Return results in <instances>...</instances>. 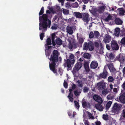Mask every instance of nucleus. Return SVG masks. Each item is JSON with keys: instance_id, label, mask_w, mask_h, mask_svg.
<instances>
[{"instance_id": "1", "label": "nucleus", "mask_w": 125, "mask_h": 125, "mask_svg": "<svg viewBox=\"0 0 125 125\" xmlns=\"http://www.w3.org/2000/svg\"><path fill=\"white\" fill-rule=\"evenodd\" d=\"M40 21L39 30H42L44 29L46 30L48 26L50 28L51 24V21L47 19V16L46 14H43L42 16L39 17Z\"/></svg>"}, {"instance_id": "2", "label": "nucleus", "mask_w": 125, "mask_h": 125, "mask_svg": "<svg viewBox=\"0 0 125 125\" xmlns=\"http://www.w3.org/2000/svg\"><path fill=\"white\" fill-rule=\"evenodd\" d=\"M58 53L57 51L56 50H54L53 52V54L51 55V58L49 59L52 63H49L50 68L54 73H56V71L55 69V62H57L58 60Z\"/></svg>"}, {"instance_id": "3", "label": "nucleus", "mask_w": 125, "mask_h": 125, "mask_svg": "<svg viewBox=\"0 0 125 125\" xmlns=\"http://www.w3.org/2000/svg\"><path fill=\"white\" fill-rule=\"evenodd\" d=\"M70 61L69 59L67 60L66 62L64 63V65L65 67H67L68 68H70L71 66V64H73L75 62L74 56L73 54H71L70 56Z\"/></svg>"}, {"instance_id": "4", "label": "nucleus", "mask_w": 125, "mask_h": 125, "mask_svg": "<svg viewBox=\"0 0 125 125\" xmlns=\"http://www.w3.org/2000/svg\"><path fill=\"white\" fill-rule=\"evenodd\" d=\"M122 107L121 105L120 104L115 103L112 108V111L115 114H118L119 112L120 109Z\"/></svg>"}, {"instance_id": "5", "label": "nucleus", "mask_w": 125, "mask_h": 125, "mask_svg": "<svg viewBox=\"0 0 125 125\" xmlns=\"http://www.w3.org/2000/svg\"><path fill=\"white\" fill-rule=\"evenodd\" d=\"M83 116L84 119L86 118L87 116H88L89 119H93L94 118L92 114L87 111H85L84 112Z\"/></svg>"}, {"instance_id": "6", "label": "nucleus", "mask_w": 125, "mask_h": 125, "mask_svg": "<svg viewBox=\"0 0 125 125\" xmlns=\"http://www.w3.org/2000/svg\"><path fill=\"white\" fill-rule=\"evenodd\" d=\"M67 40L69 42V48L72 49L73 47L76 48L74 47V45H73L74 41V39L73 37H69Z\"/></svg>"}, {"instance_id": "7", "label": "nucleus", "mask_w": 125, "mask_h": 125, "mask_svg": "<svg viewBox=\"0 0 125 125\" xmlns=\"http://www.w3.org/2000/svg\"><path fill=\"white\" fill-rule=\"evenodd\" d=\"M111 47L113 50H118L119 47L116 41L113 40L111 42Z\"/></svg>"}, {"instance_id": "8", "label": "nucleus", "mask_w": 125, "mask_h": 125, "mask_svg": "<svg viewBox=\"0 0 125 125\" xmlns=\"http://www.w3.org/2000/svg\"><path fill=\"white\" fill-rule=\"evenodd\" d=\"M107 67H108L111 72L114 73L116 72V69L114 67L113 65L112 64H109L105 66L104 68V69H105Z\"/></svg>"}, {"instance_id": "9", "label": "nucleus", "mask_w": 125, "mask_h": 125, "mask_svg": "<svg viewBox=\"0 0 125 125\" xmlns=\"http://www.w3.org/2000/svg\"><path fill=\"white\" fill-rule=\"evenodd\" d=\"M82 106L83 108H90L91 105L88 102L85 101L83 99L82 102Z\"/></svg>"}, {"instance_id": "10", "label": "nucleus", "mask_w": 125, "mask_h": 125, "mask_svg": "<svg viewBox=\"0 0 125 125\" xmlns=\"http://www.w3.org/2000/svg\"><path fill=\"white\" fill-rule=\"evenodd\" d=\"M82 63L80 62H78L76 64L73 70V72H76L78 71L82 67Z\"/></svg>"}, {"instance_id": "11", "label": "nucleus", "mask_w": 125, "mask_h": 125, "mask_svg": "<svg viewBox=\"0 0 125 125\" xmlns=\"http://www.w3.org/2000/svg\"><path fill=\"white\" fill-rule=\"evenodd\" d=\"M107 75V72L106 70H104L102 73L99 75L98 77L100 79L104 78V79L106 78Z\"/></svg>"}, {"instance_id": "12", "label": "nucleus", "mask_w": 125, "mask_h": 125, "mask_svg": "<svg viewBox=\"0 0 125 125\" xmlns=\"http://www.w3.org/2000/svg\"><path fill=\"white\" fill-rule=\"evenodd\" d=\"M105 83L103 81L98 83L97 84V86L99 89H104L105 85Z\"/></svg>"}, {"instance_id": "13", "label": "nucleus", "mask_w": 125, "mask_h": 125, "mask_svg": "<svg viewBox=\"0 0 125 125\" xmlns=\"http://www.w3.org/2000/svg\"><path fill=\"white\" fill-rule=\"evenodd\" d=\"M83 20L84 22H86L87 24L89 20V15L88 13H84L83 15Z\"/></svg>"}, {"instance_id": "14", "label": "nucleus", "mask_w": 125, "mask_h": 125, "mask_svg": "<svg viewBox=\"0 0 125 125\" xmlns=\"http://www.w3.org/2000/svg\"><path fill=\"white\" fill-rule=\"evenodd\" d=\"M111 37L109 35H106L103 41L105 43H109L111 40Z\"/></svg>"}, {"instance_id": "15", "label": "nucleus", "mask_w": 125, "mask_h": 125, "mask_svg": "<svg viewBox=\"0 0 125 125\" xmlns=\"http://www.w3.org/2000/svg\"><path fill=\"white\" fill-rule=\"evenodd\" d=\"M98 65V63L97 61H93L91 63L90 67L92 69H95L97 67Z\"/></svg>"}, {"instance_id": "16", "label": "nucleus", "mask_w": 125, "mask_h": 125, "mask_svg": "<svg viewBox=\"0 0 125 125\" xmlns=\"http://www.w3.org/2000/svg\"><path fill=\"white\" fill-rule=\"evenodd\" d=\"M117 14L119 15H124L125 10L123 8H119L117 10Z\"/></svg>"}, {"instance_id": "17", "label": "nucleus", "mask_w": 125, "mask_h": 125, "mask_svg": "<svg viewBox=\"0 0 125 125\" xmlns=\"http://www.w3.org/2000/svg\"><path fill=\"white\" fill-rule=\"evenodd\" d=\"M93 98L94 100L98 103H101L103 101L102 99L97 95H94V96Z\"/></svg>"}, {"instance_id": "18", "label": "nucleus", "mask_w": 125, "mask_h": 125, "mask_svg": "<svg viewBox=\"0 0 125 125\" xmlns=\"http://www.w3.org/2000/svg\"><path fill=\"white\" fill-rule=\"evenodd\" d=\"M52 46H47L45 48V52L46 55L47 56H49L50 55V48H51Z\"/></svg>"}, {"instance_id": "19", "label": "nucleus", "mask_w": 125, "mask_h": 125, "mask_svg": "<svg viewBox=\"0 0 125 125\" xmlns=\"http://www.w3.org/2000/svg\"><path fill=\"white\" fill-rule=\"evenodd\" d=\"M119 101L122 103H125V93L119 97Z\"/></svg>"}, {"instance_id": "20", "label": "nucleus", "mask_w": 125, "mask_h": 125, "mask_svg": "<svg viewBox=\"0 0 125 125\" xmlns=\"http://www.w3.org/2000/svg\"><path fill=\"white\" fill-rule=\"evenodd\" d=\"M69 91L70 93H69L68 97L71 102H73V99L72 98L73 96V94L71 93V92L72 91V89H69Z\"/></svg>"}, {"instance_id": "21", "label": "nucleus", "mask_w": 125, "mask_h": 125, "mask_svg": "<svg viewBox=\"0 0 125 125\" xmlns=\"http://www.w3.org/2000/svg\"><path fill=\"white\" fill-rule=\"evenodd\" d=\"M96 108L99 111H102L103 109V107L101 104H96L95 105Z\"/></svg>"}, {"instance_id": "22", "label": "nucleus", "mask_w": 125, "mask_h": 125, "mask_svg": "<svg viewBox=\"0 0 125 125\" xmlns=\"http://www.w3.org/2000/svg\"><path fill=\"white\" fill-rule=\"evenodd\" d=\"M67 32L69 34H72L73 33V30L71 27L69 26H68L67 27Z\"/></svg>"}, {"instance_id": "23", "label": "nucleus", "mask_w": 125, "mask_h": 125, "mask_svg": "<svg viewBox=\"0 0 125 125\" xmlns=\"http://www.w3.org/2000/svg\"><path fill=\"white\" fill-rule=\"evenodd\" d=\"M88 48L90 51H92L94 49V47L93 45V43L91 41L89 42L88 43Z\"/></svg>"}, {"instance_id": "24", "label": "nucleus", "mask_w": 125, "mask_h": 125, "mask_svg": "<svg viewBox=\"0 0 125 125\" xmlns=\"http://www.w3.org/2000/svg\"><path fill=\"white\" fill-rule=\"evenodd\" d=\"M120 29L118 28H116L115 29L114 33L115 35L118 36L120 32Z\"/></svg>"}, {"instance_id": "25", "label": "nucleus", "mask_w": 125, "mask_h": 125, "mask_svg": "<svg viewBox=\"0 0 125 125\" xmlns=\"http://www.w3.org/2000/svg\"><path fill=\"white\" fill-rule=\"evenodd\" d=\"M115 23L118 25L121 24L122 23V21L119 18H116L115 20Z\"/></svg>"}, {"instance_id": "26", "label": "nucleus", "mask_w": 125, "mask_h": 125, "mask_svg": "<svg viewBox=\"0 0 125 125\" xmlns=\"http://www.w3.org/2000/svg\"><path fill=\"white\" fill-rule=\"evenodd\" d=\"M125 56H122L121 55H120L119 58L118 59V60L121 63H122L124 62L125 61Z\"/></svg>"}, {"instance_id": "27", "label": "nucleus", "mask_w": 125, "mask_h": 125, "mask_svg": "<svg viewBox=\"0 0 125 125\" xmlns=\"http://www.w3.org/2000/svg\"><path fill=\"white\" fill-rule=\"evenodd\" d=\"M84 65L86 71L87 72H89V71L90 69L88 63L87 62H85L84 63Z\"/></svg>"}, {"instance_id": "28", "label": "nucleus", "mask_w": 125, "mask_h": 125, "mask_svg": "<svg viewBox=\"0 0 125 125\" xmlns=\"http://www.w3.org/2000/svg\"><path fill=\"white\" fill-rule=\"evenodd\" d=\"M74 14L77 18H82V15L79 12H74Z\"/></svg>"}, {"instance_id": "29", "label": "nucleus", "mask_w": 125, "mask_h": 125, "mask_svg": "<svg viewBox=\"0 0 125 125\" xmlns=\"http://www.w3.org/2000/svg\"><path fill=\"white\" fill-rule=\"evenodd\" d=\"M55 41L56 43L58 45H61L62 44V41L61 39L59 38L56 39V40Z\"/></svg>"}, {"instance_id": "30", "label": "nucleus", "mask_w": 125, "mask_h": 125, "mask_svg": "<svg viewBox=\"0 0 125 125\" xmlns=\"http://www.w3.org/2000/svg\"><path fill=\"white\" fill-rule=\"evenodd\" d=\"M46 41V43L45 44L46 45V47L47 46H49L48 45L51 44L52 43L51 41V40L50 38H48L47 39Z\"/></svg>"}, {"instance_id": "31", "label": "nucleus", "mask_w": 125, "mask_h": 125, "mask_svg": "<svg viewBox=\"0 0 125 125\" xmlns=\"http://www.w3.org/2000/svg\"><path fill=\"white\" fill-rule=\"evenodd\" d=\"M121 116V117L120 118V119L121 120L125 118V109L123 110L122 112Z\"/></svg>"}, {"instance_id": "32", "label": "nucleus", "mask_w": 125, "mask_h": 125, "mask_svg": "<svg viewBox=\"0 0 125 125\" xmlns=\"http://www.w3.org/2000/svg\"><path fill=\"white\" fill-rule=\"evenodd\" d=\"M55 35V33H53L52 34V44L53 46H54V45H55V42H54V39Z\"/></svg>"}, {"instance_id": "33", "label": "nucleus", "mask_w": 125, "mask_h": 125, "mask_svg": "<svg viewBox=\"0 0 125 125\" xmlns=\"http://www.w3.org/2000/svg\"><path fill=\"white\" fill-rule=\"evenodd\" d=\"M104 9L105 7L104 6L100 7L99 8L98 11L100 13H102L104 11Z\"/></svg>"}, {"instance_id": "34", "label": "nucleus", "mask_w": 125, "mask_h": 125, "mask_svg": "<svg viewBox=\"0 0 125 125\" xmlns=\"http://www.w3.org/2000/svg\"><path fill=\"white\" fill-rule=\"evenodd\" d=\"M83 56L85 58L89 59L90 58L91 55L88 53H85L83 54Z\"/></svg>"}, {"instance_id": "35", "label": "nucleus", "mask_w": 125, "mask_h": 125, "mask_svg": "<svg viewBox=\"0 0 125 125\" xmlns=\"http://www.w3.org/2000/svg\"><path fill=\"white\" fill-rule=\"evenodd\" d=\"M112 19V16L111 15L109 14L108 15L107 17L104 20L106 21H108Z\"/></svg>"}, {"instance_id": "36", "label": "nucleus", "mask_w": 125, "mask_h": 125, "mask_svg": "<svg viewBox=\"0 0 125 125\" xmlns=\"http://www.w3.org/2000/svg\"><path fill=\"white\" fill-rule=\"evenodd\" d=\"M112 103V102L111 101L108 102L106 104V109H108L110 107Z\"/></svg>"}, {"instance_id": "37", "label": "nucleus", "mask_w": 125, "mask_h": 125, "mask_svg": "<svg viewBox=\"0 0 125 125\" xmlns=\"http://www.w3.org/2000/svg\"><path fill=\"white\" fill-rule=\"evenodd\" d=\"M107 56L111 60H112L114 58V56L112 53H110L108 54Z\"/></svg>"}, {"instance_id": "38", "label": "nucleus", "mask_w": 125, "mask_h": 125, "mask_svg": "<svg viewBox=\"0 0 125 125\" xmlns=\"http://www.w3.org/2000/svg\"><path fill=\"white\" fill-rule=\"evenodd\" d=\"M81 89L79 91L78 90H76L74 92V93L75 95L78 96L81 93Z\"/></svg>"}, {"instance_id": "39", "label": "nucleus", "mask_w": 125, "mask_h": 125, "mask_svg": "<svg viewBox=\"0 0 125 125\" xmlns=\"http://www.w3.org/2000/svg\"><path fill=\"white\" fill-rule=\"evenodd\" d=\"M62 9L63 12L65 15H67L69 14V11L68 10L63 9Z\"/></svg>"}, {"instance_id": "40", "label": "nucleus", "mask_w": 125, "mask_h": 125, "mask_svg": "<svg viewBox=\"0 0 125 125\" xmlns=\"http://www.w3.org/2000/svg\"><path fill=\"white\" fill-rule=\"evenodd\" d=\"M113 78L111 76H109L108 78V81L109 82H113L114 80Z\"/></svg>"}, {"instance_id": "41", "label": "nucleus", "mask_w": 125, "mask_h": 125, "mask_svg": "<svg viewBox=\"0 0 125 125\" xmlns=\"http://www.w3.org/2000/svg\"><path fill=\"white\" fill-rule=\"evenodd\" d=\"M88 48V46L87 43L86 42H85L84 43L83 45V49L84 50H86Z\"/></svg>"}, {"instance_id": "42", "label": "nucleus", "mask_w": 125, "mask_h": 125, "mask_svg": "<svg viewBox=\"0 0 125 125\" xmlns=\"http://www.w3.org/2000/svg\"><path fill=\"white\" fill-rule=\"evenodd\" d=\"M78 6V4L77 2H75L73 4V6L74 8H77Z\"/></svg>"}, {"instance_id": "43", "label": "nucleus", "mask_w": 125, "mask_h": 125, "mask_svg": "<svg viewBox=\"0 0 125 125\" xmlns=\"http://www.w3.org/2000/svg\"><path fill=\"white\" fill-rule=\"evenodd\" d=\"M94 34L95 36L96 37H98L99 35V32L97 31H95L94 32Z\"/></svg>"}, {"instance_id": "44", "label": "nucleus", "mask_w": 125, "mask_h": 125, "mask_svg": "<svg viewBox=\"0 0 125 125\" xmlns=\"http://www.w3.org/2000/svg\"><path fill=\"white\" fill-rule=\"evenodd\" d=\"M89 37L90 38H92L94 37V35L93 32H90L89 35Z\"/></svg>"}, {"instance_id": "45", "label": "nucleus", "mask_w": 125, "mask_h": 125, "mask_svg": "<svg viewBox=\"0 0 125 125\" xmlns=\"http://www.w3.org/2000/svg\"><path fill=\"white\" fill-rule=\"evenodd\" d=\"M124 33L125 37L121 40V42L123 44H125V32H124Z\"/></svg>"}, {"instance_id": "46", "label": "nucleus", "mask_w": 125, "mask_h": 125, "mask_svg": "<svg viewBox=\"0 0 125 125\" xmlns=\"http://www.w3.org/2000/svg\"><path fill=\"white\" fill-rule=\"evenodd\" d=\"M103 118L105 120H107L108 118V116L107 115H103Z\"/></svg>"}, {"instance_id": "47", "label": "nucleus", "mask_w": 125, "mask_h": 125, "mask_svg": "<svg viewBox=\"0 0 125 125\" xmlns=\"http://www.w3.org/2000/svg\"><path fill=\"white\" fill-rule=\"evenodd\" d=\"M75 104V106L76 107L77 109L79 107V105L78 103L76 101H74Z\"/></svg>"}, {"instance_id": "48", "label": "nucleus", "mask_w": 125, "mask_h": 125, "mask_svg": "<svg viewBox=\"0 0 125 125\" xmlns=\"http://www.w3.org/2000/svg\"><path fill=\"white\" fill-rule=\"evenodd\" d=\"M89 90V89L88 87H85L84 88L83 90V91L85 93H87L88 92Z\"/></svg>"}, {"instance_id": "49", "label": "nucleus", "mask_w": 125, "mask_h": 125, "mask_svg": "<svg viewBox=\"0 0 125 125\" xmlns=\"http://www.w3.org/2000/svg\"><path fill=\"white\" fill-rule=\"evenodd\" d=\"M85 119L84 118L83 120V121L85 125H89L88 120Z\"/></svg>"}, {"instance_id": "50", "label": "nucleus", "mask_w": 125, "mask_h": 125, "mask_svg": "<svg viewBox=\"0 0 125 125\" xmlns=\"http://www.w3.org/2000/svg\"><path fill=\"white\" fill-rule=\"evenodd\" d=\"M57 26L55 24H54L51 27V28L53 30H56L57 29Z\"/></svg>"}, {"instance_id": "51", "label": "nucleus", "mask_w": 125, "mask_h": 125, "mask_svg": "<svg viewBox=\"0 0 125 125\" xmlns=\"http://www.w3.org/2000/svg\"><path fill=\"white\" fill-rule=\"evenodd\" d=\"M44 12V8L43 7H42L41 9V10L40 12L39 13V15H41Z\"/></svg>"}, {"instance_id": "52", "label": "nucleus", "mask_w": 125, "mask_h": 125, "mask_svg": "<svg viewBox=\"0 0 125 125\" xmlns=\"http://www.w3.org/2000/svg\"><path fill=\"white\" fill-rule=\"evenodd\" d=\"M44 36V33H41L40 35V38L41 40H43Z\"/></svg>"}, {"instance_id": "53", "label": "nucleus", "mask_w": 125, "mask_h": 125, "mask_svg": "<svg viewBox=\"0 0 125 125\" xmlns=\"http://www.w3.org/2000/svg\"><path fill=\"white\" fill-rule=\"evenodd\" d=\"M84 41L83 39L82 38H80L79 40V42L81 43H82Z\"/></svg>"}, {"instance_id": "54", "label": "nucleus", "mask_w": 125, "mask_h": 125, "mask_svg": "<svg viewBox=\"0 0 125 125\" xmlns=\"http://www.w3.org/2000/svg\"><path fill=\"white\" fill-rule=\"evenodd\" d=\"M63 85L64 87L65 88H67V83L65 81V80L64 81V83H63Z\"/></svg>"}, {"instance_id": "55", "label": "nucleus", "mask_w": 125, "mask_h": 125, "mask_svg": "<svg viewBox=\"0 0 125 125\" xmlns=\"http://www.w3.org/2000/svg\"><path fill=\"white\" fill-rule=\"evenodd\" d=\"M113 92L116 93H117V90L116 88H114L113 90Z\"/></svg>"}, {"instance_id": "56", "label": "nucleus", "mask_w": 125, "mask_h": 125, "mask_svg": "<svg viewBox=\"0 0 125 125\" xmlns=\"http://www.w3.org/2000/svg\"><path fill=\"white\" fill-rule=\"evenodd\" d=\"M106 48L108 50H109L110 49V46L109 45H108V44H106Z\"/></svg>"}, {"instance_id": "57", "label": "nucleus", "mask_w": 125, "mask_h": 125, "mask_svg": "<svg viewBox=\"0 0 125 125\" xmlns=\"http://www.w3.org/2000/svg\"><path fill=\"white\" fill-rule=\"evenodd\" d=\"M96 125H100L101 124V123L99 121H97L96 122H95Z\"/></svg>"}, {"instance_id": "58", "label": "nucleus", "mask_w": 125, "mask_h": 125, "mask_svg": "<svg viewBox=\"0 0 125 125\" xmlns=\"http://www.w3.org/2000/svg\"><path fill=\"white\" fill-rule=\"evenodd\" d=\"M106 90H104L102 92V94H106L107 93H106Z\"/></svg>"}, {"instance_id": "59", "label": "nucleus", "mask_w": 125, "mask_h": 125, "mask_svg": "<svg viewBox=\"0 0 125 125\" xmlns=\"http://www.w3.org/2000/svg\"><path fill=\"white\" fill-rule=\"evenodd\" d=\"M52 11L50 10H47L46 11V13L47 14H50L52 13Z\"/></svg>"}, {"instance_id": "60", "label": "nucleus", "mask_w": 125, "mask_h": 125, "mask_svg": "<svg viewBox=\"0 0 125 125\" xmlns=\"http://www.w3.org/2000/svg\"><path fill=\"white\" fill-rule=\"evenodd\" d=\"M66 4L67 5H66V7H69L70 6V3L69 2H68L66 3Z\"/></svg>"}, {"instance_id": "61", "label": "nucleus", "mask_w": 125, "mask_h": 125, "mask_svg": "<svg viewBox=\"0 0 125 125\" xmlns=\"http://www.w3.org/2000/svg\"><path fill=\"white\" fill-rule=\"evenodd\" d=\"M85 3H87L89 1V0H82Z\"/></svg>"}, {"instance_id": "62", "label": "nucleus", "mask_w": 125, "mask_h": 125, "mask_svg": "<svg viewBox=\"0 0 125 125\" xmlns=\"http://www.w3.org/2000/svg\"><path fill=\"white\" fill-rule=\"evenodd\" d=\"M72 87L73 89H74L75 88V84H73L72 86Z\"/></svg>"}, {"instance_id": "63", "label": "nucleus", "mask_w": 125, "mask_h": 125, "mask_svg": "<svg viewBox=\"0 0 125 125\" xmlns=\"http://www.w3.org/2000/svg\"><path fill=\"white\" fill-rule=\"evenodd\" d=\"M122 87L123 88H124V89L125 90V83L124 82L123 84L122 85Z\"/></svg>"}, {"instance_id": "64", "label": "nucleus", "mask_w": 125, "mask_h": 125, "mask_svg": "<svg viewBox=\"0 0 125 125\" xmlns=\"http://www.w3.org/2000/svg\"><path fill=\"white\" fill-rule=\"evenodd\" d=\"M109 86L110 87V89H111V90L112 89H113V85L112 84H110L109 85Z\"/></svg>"}]
</instances>
